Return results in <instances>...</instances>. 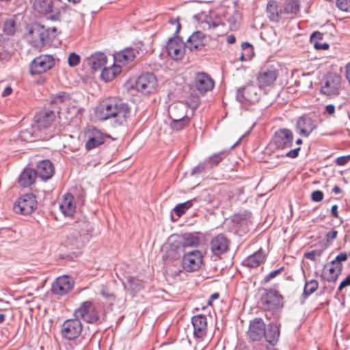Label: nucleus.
<instances>
[{"label":"nucleus","instance_id":"nucleus-1","mask_svg":"<svg viewBox=\"0 0 350 350\" xmlns=\"http://www.w3.org/2000/svg\"><path fill=\"white\" fill-rule=\"evenodd\" d=\"M131 109L129 105L122 100H109L101 103L96 109V116L100 120L117 117L122 123L129 116Z\"/></svg>","mask_w":350,"mask_h":350},{"label":"nucleus","instance_id":"nucleus-2","mask_svg":"<svg viewBox=\"0 0 350 350\" xmlns=\"http://www.w3.org/2000/svg\"><path fill=\"white\" fill-rule=\"evenodd\" d=\"M241 20V14L234 8L224 9L219 16H216L214 18L211 17L206 19L204 24L208 29H215L225 25L224 21L229 24L230 30H236L239 27Z\"/></svg>","mask_w":350,"mask_h":350},{"label":"nucleus","instance_id":"nucleus-3","mask_svg":"<svg viewBox=\"0 0 350 350\" xmlns=\"http://www.w3.org/2000/svg\"><path fill=\"white\" fill-rule=\"evenodd\" d=\"M200 243L198 237L191 234L185 233L181 235L180 240L176 241L170 244V248L166 251V258L170 260L178 259L180 257V252H184V249L187 247H196Z\"/></svg>","mask_w":350,"mask_h":350},{"label":"nucleus","instance_id":"nucleus-4","mask_svg":"<svg viewBox=\"0 0 350 350\" xmlns=\"http://www.w3.org/2000/svg\"><path fill=\"white\" fill-rule=\"evenodd\" d=\"M74 316L88 323H95L99 320L98 312L90 301L82 302L75 310Z\"/></svg>","mask_w":350,"mask_h":350},{"label":"nucleus","instance_id":"nucleus-5","mask_svg":"<svg viewBox=\"0 0 350 350\" xmlns=\"http://www.w3.org/2000/svg\"><path fill=\"white\" fill-rule=\"evenodd\" d=\"M55 65V59L51 55H41L34 58L29 66L31 75L44 73L51 69Z\"/></svg>","mask_w":350,"mask_h":350},{"label":"nucleus","instance_id":"nucleus-6","mask_svg":"<svg viewBox=\"0 0 350 350\" xmlns=\"http://www.w3.org/2000/svg\"><path fill=\"white\" fill-rule=\"evenodd\" d=\"M37 201L36 196L32 193H26L21 196L14 205V210L16 213L29 215L36 208Z\"/></svg>","mask_w":350,"mask_h":350},{"label":"nucleus","instance_id":"nucleus-7","mask_svg":"<svg viewBox=\"0 0 350 350\" xmlns=\"http://www.w3.org/2000/svg\"><path fill=\"white\" fill-rule=\"evenodd\" d=\"M81 322L76 317L65 321L61 327L62 337L69 340L77 338L81 334Z\"/></svg>","mask_w":350,"mask_h":350},{"label":"nucleus","instance_id":"nucleus-8","mask_svg":"<svg viewBox=\"0 0 350 350\" xmlns=\"http://www.w3.org/2000/svg\"><path fill=\"white\" fill-rule=\"evenodd\" d=\"M157 86V80L154 74L146 72L141 75L137 79L135 87L138 92L143 94L152 93Z\"/></svg>","mask_w":350,"mask_h":350},{"label":"nucleus","instance_id":"nucleus-9","mask_svg":"<svg viewBox=\"0 0 350 350\" xmlns=\"http://www.w3.org/2000/svg\"><path fill=\"white\" fill-rule=\"evenodd\" d=\"M202 262L201 252L193 250L185 254L182 260V267L187 272H194L200 269Z\"/></svg>","mask_w":350,"mask_h":350},{"label":"nucleus","instance_id":"nucleus-10","mask_svg":"<svg viewBox=\"0 0 350 350\" xmlns=\"http://www.w3.org/2000/svg\"><path fill=\"white\" fill-rule=\"evenodd\" d=\"M142 43L136 45L135 47L126 48L114 55V62L118 65L124 66L135 59L137 55L143 54L141 47Z\"/></svg>","mask_w":350,"mask_h":350},{"label":"nucleus","instance_id":"nucleus-11","mask_svg":"<svg viewBox=\"0 0 350 350\" xmlns=\"http://www.w3.org/2000/svg\"><path fill=\"white\" fill-rule=\"evenodd\" d=\"M86 142L85 144L87 150H91L105 142V135L94 126H89L85 132Z\"/></svg>","mask_w":350,"mask_h":350},{"label":"nucleus","instance_id":"nucleus-12","mask_svg":"<svg viewBox=\"0 0 350 350\" xmlns=\"http://www.w3.org/2000/svg\"><path fill=\"white\" fill-rule=\"evenodd\" d=\"M75 281L66 275L58 277L53 283L51 291L53 294L63 296L68 294L73 288Z\"/></svg>","mask_w":350,"mask_h":350},{"label":"nucleus","instance_id":"nucleus-13","mask_svg":"<svg viewBox=\"0 0 350 350\" xmlns=\"http://www.w3.org/2000/svg\"><path fill=\"white\" fill-rule=\"evenodd\" d=\"M277 77V70L273 65L266 64L263 66L257 77L259 87L270 86L276 80Z\"/></svg>","mask_w":350,"mask_h":350},{"label":"nucleus","instance_id":"nucleus-14","mask_svg":"<svg viewBox=\"0 0 350 350\" xmlns=\"http://www.w3.org/2000/svg\"><path fill=\"white\" fill-rule=\"evenodd\" d=\"M185 44L178 36L168 40L166 49L169 56L173 59H180L185 53Z\"/></svg>","mask_w":350,"mask_h":350},{"label":"nucleus","instance_id":"nucleus-15","mask_svg":"<svg viewBox=\"0 0 350 350\" xmlns=\"http://www.w3.org/2000/svg\"><path fill=\"white\" fill-rule=\"evenodd\" d=\"M214 81L211 77L205 72H198L194 78V83L191 90L194 88L202 95L211 90L214 87Z\"/></svg>","mask_w":350,"mask_h":350},{"label":"nucleus","instance_id":"nucleus-16","mask_svg":"<svg viewBox=\"0 0 350 350\" xmlns=\"http://www.w3.org/2000/svg\"><path fill=\"white\" fill-rule=\"evenodd\" d=\"M273 142L278 149L284 150L292 146L293 143V132L288 129H281L275 133Z\"/></svg>","mask_w":350,"mask_h":350},{"label":"nucleus","instance_id":"nucleus-17","mask_svg":"<svg viewBox=\"0 0 350 350\" xmlns=\"http://www.w3.org/2000/svg\"><path fill=\"white\" fill-rule=\"evenodd\" d=\"M237 100L241 103H254L258 100L259 96L257 93V88L253 85L248 84L245 87L240 88L237 91Z\"/></svg>","mask_w":350,"mask_h":350},{"label":"nucleus","instance_id":"nucleus-18","mask_svg":"<svg viewBox=\"0 0 350 350\" xmlns=\"http://www.w3.org/2000/svg\"><path fill=\"white\" fill-rule=\"evenodd\" d=\"M340 78L335 74L327 75L321 81V91L323 94L329 96L335 94L339 88Z\"/></svg>","mask_w":350,"mask_h":350},{"label":"nucleus","instance_id":"nucleus-19","mask_svg":"<svg viewBox=\"0 0 350 350\" xmlns=\"http://www.w3.org/2000/svg\"><path fill=\"white\" fill-rule=\"evenodd\" d=\"M282 297L274 289L266 290L261 297L265 308L269 310H275L280 308Z\"/></svg>","mask_w":350,"mask_h":350},{"label":"nucleus","instance_id":"nucleus-20","mask_svg":"<svg viewBox=\"0 0 350 350\" xmlns=\"http://www.w3.org/2000/svg\"><path fill=\"white\" fill-rule=\"evenodd\" d=\"M55 118V114L52 110H44L38 113L35 117V122L32 129L33 131L46 129L51 126Z\"/></svg>","mask_w":350,"mask_h":350},{"label":"nucleus","instance_id":"nucleus-21","mask_svg":"<svg viewBox=\"0 0 350 350\" xmlns=\"http://www.w3.org/2000/svg\"><path fill=\"white\" fill-rule=\"evenodd\" d=\"M248 337L252 341H258L265 335V324L260 318H255L250 323Z\"/></svg>","mask_w":350,"mask_h":350},{"label":"nucleus","instance_id":"nucleus-22","mask_svg":"<svg viewBox=\"0 0 350 350\" xmlns=\"http://www.w3.org/2000/svg\"><path fill=\"white\" fill-rule=\"evenodd\" d=\"M207 38L200 31L193 32L187 39L185 47L190 51H200L206 44Z\"/></svg>","mask_w":350,"mask_h":350},{"label":"nucleus","instance_id":"nucleus-23","mask_svg":"<svg viewBox=\"0 0 350 350\" xmlns=\"http://www.w3.org/2000/svg\"><path fill=\"white\" fill-rule=\"evenodd\" d=\"M228 247L229 241L223 234H217L211 241V250L217 256L226 252Z\"/></svg>","mask_w":350,"mask_h":350},{"label":"nucleus","instance_id":"nucleus-24","mask_svg":"<svg viewBox=\"0 0 350 350\" xmlns=\"http://www.w3.org/2000/svg\"><path fill=\"white\" fill-rule=\"evenodd\" d=\"M315 128L314 122L306 116L299 117L296 123L297 131L306 137H308Z\"/></svg>","mask_w":350,"mask_h":350},{"label":"nucleus","instance_id":"nucleus-25","mask_svg":"<svg viewBox=\"0 0 350 350\" xmlns=\"http://www.w3.org/2000/svg\"><path fill=\"white\" fill-rule=\"evenodd\" d=\"M34 170L37 176L43 180L50 179L54 174L53 163L49 160L40 161Z\"/></svg>","mask_w":350,"mask_h":350},{"label":"nucleus","instance_id":"nucleus-26","mask_svg":"<svg viewBox=\"0 0 350 350\" xmlns=\"http://www.w3.org/2000/svg\"><path fill=\"white\" fill-rule=\"evenodd\" d=\"M206 317L203 314L194 316L191 319L193 327V334L196 338H201L205 336L207 329Z\"/></svg>","mask_w":350,"mask_h":350},{"label":"nucleus","instance_id":"nucleus-27","mask_svg":"<svg viewBox=\"0 0 350 350\" xmlns=\"http://www.w3.org/2000/svg\"><path fill=\"white\" fill-rule=\"evenodd\" d=\"M283 13L280 3L278 0H269L266 8V14L271 21L278 22Z\"/></svg>","mask_w":350,"mask_h":350},{"label":"nucleus","instance_id":"nucleus-28","mask_svg":"<svg viewBox=\"0 0 350 350\" xmlns=\"http://www.w3.org/2000/svg\"><path fill=\"white\" fill-rule=\"evenodd\" d=\"M107 62V56L102 52H96L87 58L88 64L94 71L102 70Z\"/></svg>","mask_w":350,"mask_h":350},{"label":"nucleus","instance_id":"nucleus-29","mask_svg":"<svg viewBox=\"0 0 350 350\" xmlns=\"http://www.w3.org/2000/svg\"><path fill=\"white\" fill-rule=\"evenodd\" d=\"M43 27V25L39 23L34 24L26 34L27 40L33 47L36 48L43 46L49 43L48 40H43L41 36H40L38 33H36L35 31L38 30V27Z\"/></svg>","mask_w":350,"mask_h":350},{"label":"nucleus","instance_id":"nucleus-30","mask_svg":"<svg viewBox=\"0 0 350 350\" xmlns=\"http://www.w3.org/2000/svg\"><path fill=\"white\" fill-rule=\"evenodd\" d=\"M342 265H329L324 267V271L322 278L328 282H334L337 280L338 276L341 274Z\"/></svg>","mask_w":350,"mask_h":350},{"label":"nucleus","instance_id":"nucleus-31","mask_svg":"<svg viewBox=\"0 0 350 350\" xmlns=\"http://www.w3.org/2000/svg\"><path fill=\"white\" fill-rule=\"evenodd\" d=\"M75 204H74V197L70 193L64 196V198L59 204V209L64 215L66 217L72 216L75 212Z\"/></svg>","mask_w":350,"mask_h":350},{"label":"nucleus","instance_id":"nucleus-32","mask_svg":"<svg viewBox=\"0 0 350 350\" xmlns=\"http://www.w3.org/2000/svg\"><path fill=\"white\" fill-rule=\"evenodd\" d=\"M280 336V325L271 322L269 323L267 329L265 328L264 338L266 341L272 346L277 344Z\"/></svg>","mask_w":350,"mask_h":350},{"label":"nucleus","instance_id":"nucleus-33","mask_svg":"<svg viewBox=\"0 0 350 350\" xmlns=\"http://www.w3.org/2000/svg\"><path fill=\"white\" fill-rule=\"evenodd\" d=\"M121 65H118L114 62L111 66L104 67L102 69L100 77L105 82L111 81L121 72Z\"/></svg>","mask_w":350,"mask_h":350},{"label":"nucleus","instance_id":"nucleus-34","mask_svg":"<svg viewBox=\"0 0 350 350\" xmlns=\"http://www.w3.org/2000/svg\"><path fill=\"white\" fill-rule=\"evenodd\" d=\"M170 118L171 119L170 126L176 131H181L187 127L190 122V118L187 116L176 117L170 113Z\"/></svg>","mask_w":350,"mask_h":350},{"label":"nucleus","instance_id":"nucleus-35","mask_svg":"<svg viewBox=\"0 0 350 350\" xmlns=\"http://www.w3.org/2000/svg\"><path fill=\"white\" fill-rule=\"evenodd\" d=\"M36 176L37 174L34 170L25 169L18 178V183L23 187H27L34 183Z\"/></svg>","mask_w":350,"mask_h":350},{"label":"nucleus","instance_id":"nucleus-36","mask_svg":"<svg viewBox=\"0 0 350 350\" xmlns=\"http://www.w3.org/2000/svg\"><path fill=\"white\" fill-rule=\"evenodd\" d=\"M265 256L261 250L247 256L243 263L250 268H256L264 262Z\"/></svg>","mask_w":350,"mask_h":350},{"label":"nucleus","instance_id":"nucleus-37","mask_svg":"<svg viewBox=\"0 0 350 350\" xmlns=\"http://www.w3.org/2000/svg\"><path fill=\"white\" fill-rule=\"evenodd\" d=\"M38 28L39 29L36 30L35 32L36 33H38L41 36L43 40H48V42H50L56 38V33L57 31L56 27H53L46 28L45 26L43 25V27Z\"/></svg>","mask_w":350,"mask_h":350},{"label":"nucleus","instance_id":"nucleus-38","mask_svg":"<svg viewBox=\"0 0 350 350\" xmlns=\"http://www.w3.org/2000/svg\"><path fill=\"white\" fill-rule=\"evenodd\" d=\"M299 0H285L283 5V12L286 14L295 15L299 12Z\"/></svg>","mask_w":350,"mask_h":350},{"label":"nucleus","instance_id":"nucleus-39","mask_svg":"<svg viewBox=\"0 0 350 350\" xmlns=\"http://www.w3.org/2000/svg\"><path fill=\"white\" fill-rule=\"evenodd\" d=\"M228 154V150H222L210 156L205 162L210 167L217 166Z\"/></svg>","mask_w":350,"mask_h":350},{"label":"nucleus","instance_id":"nucleus-40","mask_svg":"<svg viewBox=\"0 0 350 350\" xmlns=\"http://www.w3.org/2000/svg\"><path fill=\"white\" fill-rule=\"evenodd\" d=\"M53 3L52 0H37L34 4L35 9L41 14L49 13Z\"/></svg>","mask_w":350,"mask_h":350},{"label":"nucleus","instance_id":"nucleus-41","mask_svg":"<svg viewBox=\"0 0 350 350\" xmlns=\"http://www.w3.org/2000/svg\"><path fill=\"white\" fill-rule=\"evenodd\" d=\"M322 39V34L319 31L313 32L310 36V42L314 44V47L317 50H326L329 49V44L327 42H319V40Z\"/></svg>","mask_w":350,"mask_h":350},{"label":"nucleus","instance_id":"nucleus-42","mask_svg":"<svg viewBox=\"0 0 350 350\" xmlns=\"http://www.w3.org/2000/svg\"><path fill=\"white\" fill-rule=\"evenodd\" d=\"M67 8V6L62 7L61 8H55L54 5H52L51 11L48 14H45L44 16L46 20L51 21L53 22L61 21L62 20V12L64 10Z\"/></svg>","mask_w":350,"mask_h":350},{"label":"nucleus","instance_id":"nucleus-43","mask_svg":"<svg viewBox=\"0 0 350 350\" xmlns=\"http://www.w3.org/2000/svg\"><path fill=\"white\" fill-rule=\"evenodd\" d=\"M196 200V198H193L190 200H187L183 203L178 204L173 209V211L174 213L178 216V217H180L182 216L189 208H190L193 202H195Z\"/></svg>","mask_w":350,"mask_h":350},{"label":"nucleus","instance_id":"nucleus-44","mask_svg":"<svg viewBox=\"0 0 350 350\" xmlns=\"http://www.w3.org/2000/svg\"><path fill=\"white\" fill-rule=\"evenodd\" d=\"M319 283L314 279L306 281L303 292L304 298H307L312 295L317 289Z\"/></svg>","mask_w":350,"mask_h":350},{"label":"nucleus","instance_id":"nucleus-45","mask_svg":"<svg viewBox=\"0 0 350 350\" xmlns=\"http://www.w3.org/2000/svg\"><path fill=\"white\" fill-rule=\"evenodd\" d=\"M16 30V23L14 18L7 19L3 25V33L7 36H13Z\"/></svg>","mask_w":350,"mask_h":350},{"label":"nucleus","instance_id":"nucleus-46","mask_svg":"<svg viewBox=\"0 0 350 350\" xmlns=\"http://www.w3.org/2000/svg\"><path fill=\"white\" fill-rule=\"evenodd\" d=\"M200 103V98L198 95L191 93V95L187 99V104L189 107L193 110L196 109Z\"/></svg>","mask_w":350,"mask_h":350},{"label":"nucleus","instance_id":"nucleus-47","mask_svg":"<svg viewBox=\"0 0 350 350\" xmlns=\"http://www.w3.org/2000/svg\"><path fill=\"white\" fill-rule=\"evenodd\" d=\"M100 293L109 301H113L116 298L114 294L105 285H101Z\"/></svg>","mask_w":350,"mask_h":350},{"label":"nucleus","instance_id":"nucleus-48","mask_svg":"<svg viewBox=\"0 0 350 350\" xmlns=\"http://www.w3.org/2000/svg\"><path fill=\"white\" fill-rule=\"evenodd\" d=\"M36 137L30 130H25L20 133L19 139L22 141L31 142L35 140Z\"/></svg>","mask_w":350,"mask_h":350},{"label":"nucleus","instance_id":"nucleus-49","mask_svg":"<svg viewBox=\"0 0 350 350\" xmlns=\"http://www.w3.org/2000/svg\"><path fill=\"white\" fill-rule=\"evenodd\" d=\"M68 65L70 67H75L80 63V57L77 53H71L68 59Z\"/></svg>","mask_w":350,"mask_h":350},{"label":"nucleus","instance_id":"nucleus-50","mask_svg":"<svg viewBox=\"0 0 350 350\" xmlns=\"http://www.w3.org/2000/svg\"><path fill=\"white\" fill-rule=\"evenodd\" d=\"M336 5L340 10L350 12V0H336Z\"/></svg>","mask_w":350,"mask_h":350},{"label":"nucleus","instance_id":"nucleus-51","mask_svg":"<svg viewBox=\"0 0 350 350\" xmlns=\"http://www.w3.org/2000/svg\"><path fill=\"white\" fill-rule=\"evenodd\" d=\"M323 251L321 250H314L310 252H306L304 256L310 260L315 261L317 257L321 256Z\"/></svg>","mask_w":350,"mask_h":350},{"label":"nucleus","instance_id":"nucleus-52","mask_svg":"<svg viewBox=\"0 0 350 350\" xmlns=\"http://www.w3.org/2000/svg\"><path fill=\"white\" fill-rule=\"evenodd\" d=\"M51 101L53 103H62L65 100V99L67 98V94L64 92H59L55 95H53L52 97Z\"/></svg>","mask_w":350,"mask_h":350},{"label":"nucleus","instance_id":"nucleus-53","mask_svg":"<svg viewBox=\"0 0 350 350\" xmlns=\"http://www.w3.org/2000/svg\"><path fill=\"white\" fill-rule=\"evenodd\" d=\"M347 259V254L346 252H341L338 255L336 256L334 260H332L330 263L332 265H342V262L345 261Z\"/></svg>","mask_w":350,"mask_h":350},{"label":"nucleus","instance_id":"nucleus-54","mask_svg":"<svg viewBox=\"0 0 350 350\" xmlns=\"http://www.w3.org/2000/svg\"><path fill=\"white\" fill-rule=\"evenodd\" d=\"M324 194L320 190H317L311 193V199L314 202H321L323 199Z\"/></svg>","mask_w":350,"mask_h":350},{"label":"nucleus","instance_id":"nucleus-55","mask_svg":"<svg viewBox=\"0 0 350 350\" xmlns=\"http://www.w3.org/2000/svg\"><path fill=\"white\" fill-rule=\"evenodd\" d=\"M205 168L206 167L204 163H200L192 169L191 174L192 176H196L201 174L205 171Z\"/></svg>","mask_w":350,"mask_h":350},{"label":"nucleus","instance_id":"nucleus-56","mask_svg":"<svg viewBox=\"0 0 350 350\" xmlns=\"http://www.w3.org/2000/svg\"><path fill=\"white\" fill-rule=\"evenodd\" d=\"M300 149V147H297L294 149L290 150L286 152L284 156L291 159H295L298 157Z\"/></svg>","mask_w":350,"mask_h":350},{"label":"nucleus","instance_id":"nucleus-57","mask_svg":"<svg viewBox=\"0 0 350 350\" xmlns=\"http://www.w3.org/2000/svg\"><path fill=\"white\" fill-rule=\"evenodd\" d=\"M283 267H280L278 269L274 270L271 271L265 278V282H268L273 278H274L275 276H277L282 270Z\"/></svg>","mask_w":350,"mask_h":350},{"label":"nucleus","instance_id":"nucleus-58","mask_svg":"<svg viewBox=\"0 0 350 350\" xmlns=\"http://www.w3.org/2000/svg\"><path fill=\"white\" fill-rule=\"evenodd\" d=\"M350 160V155L341 156L336 159V163L338 165H344Z\"/></svg>","mask_w":350,"mask_h":350},{"label":"nucleus","instance_id":"nucleus-59","mask_svg":"<svg viewBox=\"0 0 350 350\" xmlns=\"http://www.w3.org/2000/svg\"><path fill=\"white\" fill-rule=\"evenodd\" d=\"M350 286V275L346 277L340 284L338 286V291H342L344 288Z\"/></svg>","mask_w":350,"mask_h":350},{"label":"nucleus","instance_id":"nucleus-60","mask_svg":"<svg viewBox=\"0 0 350 350\" xmlns=\"http://www.w3.org/2000/svg\"><path fill=\"white\" fill-rule=\"evenodd\" d=\"M170 23L172 24V25H176V31H175V34H178L180 30V27H181V25H180V23L178 21V18H171L170 20Z\"/></svg>","mask_w":350,"mask_h":350},{"label":"nucleus","instance_id":"nucleus-61","mask_svg":"<svg viewBox=\"0 0 350 350\" xmlns=\"http://www.w3.org/2000/svg\"><path fill=\"white\" fill-rule=\"evenodd\" d=\"M338 232L335 230H332L326 234V237L328 241H333L336 238Z\"/></svg>","mask_w":350,"mask_h":350},{"label":"nucleus","instance_id":"nucleus-62","mask_svg":"<svg viewBox=\"0 0 350 350\" xmlns=\"http://www.w3.org/2000/svg\"><path fill=\"white\" fill-rule=\"evenodd\" d=\"M325 111L329 115H332L335 112V107L332 104H329L326 105L325 107Z\"/></svg>","mask_w":350,"mask_h":350},{"label":"nucleus","instance_id":"nucleus-63","mask_svg":"<svg viewBox=\"0 0 350 350\" xmlns=\"http://www.w3.org/2000/svg\"><path fill=\"white\" fill-rule=\"evenodd\" d=\"M338 207L336 204L333 205L331 208V213L336 218L339 217L338 213Z\"/></svg>","mask_w":350,"mask_h":350},{"label":"nucleus","instance_id":"nucleus-64","mask_svg":"<svg viewBox=\"0 0 350 350\" xmlns=\"http://www.w3.org/2000/svg\"><path fill=\"white\" fill-rule=\"evenodd\" d=\"M346 78L350 83V64H348L345 67Z\"/></svg>","mask_w":350,"mask_h":350}]
</instances>
